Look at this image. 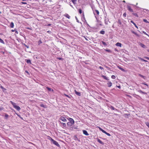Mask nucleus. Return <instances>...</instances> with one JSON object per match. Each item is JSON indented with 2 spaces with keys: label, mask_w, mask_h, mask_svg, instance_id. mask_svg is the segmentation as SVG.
Returning <instances> with one entry per match:
<instances>
[{
  "label": "nucleus",
  "mask_w": 149,
  "mask_h": 149,
  "mask_svg": "<svg viewBox=\"0 0 149 149\" xmlns=\"http://www.w3.org/2000/svg\"><path fill=\"white\" fill-rule=\"evenodd\" d=\"M10 103L12 104V105H13V107L14 108H15V109H17V111H19L21 108L20 107H19V106H17L16 105V104L13 102L12 101H10Z\"/></svg>",
  "instance_id": "obj_1"
},
{
  "label": "nucleus",
  "mask_w": 149,
  "mask_h": 149,
  "mask_svg": "<svg viewBox=\"0 0 149 149\" xmlns=\"http://www.w3.org/2000/svg\"><path fill=\"white\" fill-rule=\"evenodd\" d=\"M49 138H50L49 140L51 141L52 143L57 146L59 148L60 147V145L56 141L54 140L50 137H49Z\"/></svg>",
  "instance_id": "obj_2"
},
{
  "label": "nucleus",
  "mask_w": 149,
  "mask_h": 149,
  "mask_svg": "<svg viewBox=\"0 0 149 149\" xmlns=\"http://www.w3.org/2000/svg\"><path fill=\"white\" fill-rule=\"evenodd\" d=\"M59 120H60L63 122H66L67 121L66 119L63 116H61L60 118H59Z\"/></svg>",
  "instance_id": "obj_3"
},
{
  "label": "nucleus",
  "mask_w": 149,
  "mask_h": 149,
  "mask_svg": "<svg viewBox=\"0 0 149 149\" xmlns=\"http://www.w3.org/2000/svg\"><path fill=\"white\" fill-rule=\"evenodd\" d=\"M127 10L131 12H133V10L132 9V7L128 5L127 6Z\"/></svg>",
  "instance_id": "obj_4"
},
{
  "label": "nucleus",
  "mask_w": 149,
  "mask_h": 149,
  "mask_svg": "<svg viewBox=\"0 0 149 149\" xmlns=\"http://www.w3.org/2000/svg\"><path fill=\"white\" fill-rule=\"evenodd\" d=\"M74 139L75 141H77L79 142H80V140L78 138L77 135H74Z\"/></svg>",
  "instance_id": "obj_5"
},
{
  "label": "nucleus",
  "mask_w": 149,
  "mask_h": 149,
  "mask_svg": "<svg viewBox=\"0 0 149 149\" xmlns=\"http://www.w3.org/2000/svg\"><path fill=\"white\" fill-rule=\"evenodd\" d=\"M93 13L95 15V14H96L97 15H98L99 14V11L97 10H95L93 12Z\"/></svg>",
  "instance_id": "obj_6"
},
{
  "label": "nucleus",
  "mask_w": 149,
  "mask_h": 149,
  "mask_svg": "<svg viewBox=\"0 0 149 149\" xmlns=\"http://www.w3.org/2000/svg\"><path fill=\"white\" fill-rule=\"evenodd\" d=\"M68 120L69 121V122L71 123H73V124H74V121L72 118H69Z\"/></svg>",
  "instance_id": "obj_7"
},
{
  "label": "nucleus",
  "mask_w": 149,
  "mask_h": 149,
  "mask_svg": "<svg viewBox=\"0 0 149 149\" xmlns=\"http://www.w3.org/2000/svg\"><path fill=\"white\" fill-rule=\"evenodd\" d=\"M83 134L86 136H88L89 135L88 134V133L85 130H84L83 131Z\"/></svg>",
  "instance_id": "obj_8"
},
{
  "label": "nucleus",
  "mask_w": 149,
  "mask_h": 149,
  "mask_svg": "<svg viewBox=\"0 0 149 149\" xmlns=\"http://www.w3.org/2000/svg\"><path fill=\"white\" fill-rule=\"evenodd\" d=\"M107 84L108 87H110L112 85V83L110 81H108Z\"/></svg>",
  "instance_id": "obj_9"
},
{
  "label": "nucleus",
  "mask_w": 149,
  "mask_h": 149,
  "mask_svg": "<svg viewBox=\"0 0 149 149\" xmlns=\"http://www.w3.org/2000/svg\"><path fill=\"white\" fill-rule=\"evenodd\" d=\"M131 32L133 34H134L136 36L138 37H139L140 36L137 33H136L133 31H131Z\"/></svg>",
  "instance_id": "obj_10"
},
{
  "label": "nucleus",
  "mask_w": 149,
  "mask_h": 149,
  "mask_svg": "<svg viewBox=\"0 0 149 149\" xmlns=\"http://www.w3.org/2000/svg\"><path fill=\"white\" fill-rule=\"evenodd\" d=\"M116 46H117L120 47H122V45L121 43H119V42L117 43L116 44Z\"/></svg>",
  "instance_id": "obj_11"
},
{
  "label": "nucleus",
  "mask_w": 149,
  "mask_h": 149,
  "mask_svg": "<svg viewBox=\"0 0 149 149\" xmlns=\"http://www.w3.org/2000/svg\"><path fill=\"white\" fill-rule=\"evenodd\" d=\"M97 141L99 143H100V144H102V145H104V143L100 139H97Z\"/></svg>",
  "instance_id": "obj_12"
},
{
  "label": "nucleus",
  "mask_w": 149,
  "mask_h": 149,
  "mask_svg": "<svg viewBox=\"0 0 149 149\" xmlns=\"http://www.w3.org/2000/svg\"><path fill=\"white\" fill-rule=\"evenodd\" d=\"M64 16L69 19H70V16L68 14H65Z\"/></svg>",
  "instance_id": "obj_13"
},
{
  "label": "nucleus",
  "mask_w": 149,
  "mask_h": 149,
  "mask_svg": "<svg viewBox=\"0 0 149 149\" xmlns=\"http://www.w3.org/2000/svg\"><path fill=\"white\" fill-rule=\"evenodd\" d=\"M73 124V123H70V122H68L67 123V125H68V126L69 127L71 126Z\"/></svg>",
  "instance_id": "obj_14"
},
{
  "label": "nucleus",
  "mask_w": 149,
  "mask_h": 149,
  "mask_svg": "<svg viewBox=\"0 0 149 149\" xmlns=\"http://www.w3.org/2000/svg\"><path fill=\"white\" fill-rule=\"evenodd\" d=\"M4 114H5V118L6 119H7L9 116L6 113H5Z\"/></svg>",
  "instance_id": "obj_15"
},
{
  "label": "nucleus",
  "mask_w": 149,
  "mask_h": 149,
  "mask_svg": "<svg viewBox=\"0 0 149 149\" xmlns=\"http://www.w3.org/2000/svg\"><path fill=\"white\" fill-rule=\"evenodd\" d=\"M10 26L11 28H13L14 27V23L13 22H11L10 24Z\"/></svg>",
  "instance_id": "obj_16"
},
{
  "label": "nucleus",
  "mask_w": 149,
  "mask_h": 149,
  "mask_svg": "<svg viewBox=\"0 0 149 149\" xmlns=\"http://www.w3.org/2000/svg\"><path fill=\"white\" fill-rule=\"evenodd\" d=\"M103 133L106 134V135H108L109 136H111V134H110L107 132L105 131H104L103 132Z\"/></svg>",
  "instance_id": "obj_17"
},
{
  "label": "nucleus",
  "mask_w": 149,
  "mask_h": 149,
  "mask_svg": "<svg viewBox=\"0 0 149 149\" xmlns=\"http://www.w3.org/2000/svg\"><path fill=\"white\" fill-rule=\"evenodd\" d=\"M118 67L119 69H120V70H121L122 71H123V72H125V70L124 69H123V68H121V67H120V66H118Z\"/></svg>",
  "instance_id": "obj_18"
},
{
  "label": "nucleus",
  "mask_w": 149,
  "mask_h": 149,
  "mask_svg": "<svg viewBox=\"0 0 149 149\" xmlns=\"http://www.w3.org/2000/svg\"><path fill=\"white\" fill-rule=\"evenodd\" d=\"M140 46H141L142 47H143V48H145L146 47L145 45L144 44H142V43H141L140 44Z\"/></svg>",
  "instance_id": "obj_19"
},
{
  "label": "nucleus",
  "mask_w": 149,
  "mask_h": 149,
  "mask_svg": "<svg viewBox=\"0 0 149 149\" xmlns=\"http://www.w3.org/2000/svg\"><path fill=\"white\" fill-rule=\"evenodd\" d=\"M64 94V95H65V96L68 97L70 98H71L72 97V96L71 95H66V94Z\"/></svg>",
  "instance_id": "obj_20"
},
{
  "label": "nucleus",
  "mask_w": 149,
  "mask_h": 149,
  "mask_svg": "<svg viewBox=\"0 0 149 149\" xmlns=\"http://www.w3.org/2000/svg\"><path fill=\"white\" fill-rule=\"evenodd\" d=\"M26 61V63H31V61L30 59L29 60H25Z\"/></svg>",
  "instance_id": "obj_21"
},
{
  "label": "nucleus",
  "mask_w": 149,
  "mask_h": 149,
  "mask_svg": "<svg viewBox=\"0 0 149 149\" xmlns=\"http://www.w3.org/2000/svg\"><path fill=\"white\" fill-rule=\"evenodd\" d=\"M61 124L63 126V127H65L66 126V124L65 123H61Z\"/></svg>",
  "instance_id": "obj_22"
},
{
  "label": "nucleus",
  "mask_w": 149,
  "mask_h": 149,
  "mask_svg": "<svg viewBox=\"0 0 149 149\" xmlns=\"http://www.w3.org/2000/svg\"><path fill=\"white\" fill-rule=\"evenodd\" d=\"M71 1L74 5L76 3L77 0H71Z\"/></svg>",
  "instance_id": "obj_23"
},
{
  "label": "nucleus",
  "mask_w": 149,
  "mask_h": 149,
  "mask_svg": "<svg viewBox=\"0 0 149 149\" xmlns=\"http://www.w3.org/2000/svg\"><path fill=\"white\" fill-rule=\"evenodd\" d=\"M100 33L101 34L104 35L105 34V31H104L102 30L100 31Z\"/></svg>",
  "instance_id": "obj_24"
},
{
  "label": "nucleus",
  "mask_w": 149,
  "mask_h": 149,
  "mask_svg": "<svg viewBox=\"0 0 149 149\" xmlns=\"http://www.w3.org/2000/svg\"><path fill=\"white\" fill-rule=\"evenodd\" d=\"M102 77L104 79L106 80H108V78H107V77L106 76H105L104 75H102Z\"/></svg>",
  "instance_id": "obj_25"
},
{
  "label": "nucleus",
  "mask_w": 149,
  "mask_h": 149,
  "mask_svg": "<svg viewBox=\"0 0 149 149\" xmlns=\"http://www.w3.org/2000/svg\"><path fill=\"white\" fill-rule=\"evenodd\" d=\"M110 109H111L112 110H115V109H116V110H117V109H116L114 107L112 106H111L110 107Z\"/></svg>",
  "instance_id": "obj_26"
},
{
  "label": "nucleus",
  "mask_w": 149,
  "mask_h": 149,
  "mask_svg": "<svg viewBox=\"0 0 149 149\" xmlns=\"http://www.w3.org/2000/svg\"><path fill=\"white\" fill-rule=\"evenodd\" d=\"M46 88H47L48 91H50L51 90L52 91V92L53 91V89L51 90V88H49L48 87H47Z\"/></svg>",
  "instance_id": "obj_27"
},
{
  "label": "nucleus",
  "mask_w": 149,
  "mask_h": 149,
  "mask_svg": "<svg viewBox=\"0 0 149 149\" xmlns=\"http://www.w3.org/2000/svg\"><path fill=\"white\" fill-rule=\"evenodd\" d=\"M139 59H140L141 61H143L146 62H148V61H146V60H145L144 59L142 58H139Z\"/></svg>",
  "instance_id": "obj_28"
},
{
  "label": "nucleus",
  "mask_w": 149,
  "mask_h": 149,
  "mask_svg": "<svg viewBox=\"0 0 149 149\" xmlns=\"http://www.w3.org/2000/svg\"><path fill=\"white\" fill-rule=\"evenodd\" d=\"M40 106L41 107H43L44 108H45L46 107L43 104H40Z\"/></svg>",
  "instance_id": "obj_29"
},
{
  "label": "nucleus",
  "mask_w": 149,
  "mask_h": 149,
  "mask_svg": "<svg viewBox=\"0 0 149 149\" xmlns=\"http://www.w3.org/2000/svg\"><path fill=\"white\" fill-rule=\"evenodd\" d=\"M118 24H119L120 25H121L122 24V22L121 21V20L119 19L118 20Z\"/></svg>",
  "instance_id": "obj_30"
},
{
  "label": "nucleus",
  "mask_w": 149,
  "mask_h": 149,
  "mask_svg": "<svg viewBox=\"0 0 149 149\" xmlns=\"http://www.w3.org/2000/svg\"><path fill=\"white\" fill-rule=\"evenodd\" d=\"M139 75L141 77L143 78L144 79H145V77L144 76L141 74H139Z\"/></svg>",
  "instance_id": "obj_31"
},
{
  "label": "nucleus",
  "mask_w": 149,
  "mask_h": 149,
  "mask_svg": "<svg viewBox=\"0 0 149 149\" xmlns=\"http://www.w3.org/2000/svg\"><path fill=\"white\" fill-rule=\"evenodd\" d=\"M132 14L134 15L135 17H138V14L136 13H132Z\"/></svg>",
  "instance_id": "obj_32"
},
{
  "label": "nucleus",
  "mask_w": 149,
  "mask_h": 149,
  "mask_svg": "<svg viewBox=\"0 0 149 149\" xmlns=\"http://www.w3.org/2000/svg\"><path fill=\"white\" fill-rule=\"evenodd\" d=\"M143 21L146 23H149V22L146 19H143Z\"/></svg>",
  "instance_id": "obj_33"
},
{
  "label": "nucleus",
  "mask_w": 149,
  "mask_h": 149,
  "mask_svg": "<svg viewBox=\"0 0 149 149\" xmlns=\"http://www.w3.org/2000/svg\"><path fill=\"white\" fill-rule=\"evenodd\" d=\"M98 127L100 130L102 132H103L104 130L102 129L101 127Z\"/></svg>",
  "instance_id": "obj_34"
},
{
  "label": "nucleus",
  "mask_w": 149,
  "mask_h": 149,
  "mask_svg": "<svg viewBox=\"0 0 149 149\" xmlns=\"http://www.w3.org/2000/svg\"><path fill=\"white\" fill-rule=\"evenodd\" d=\"M42 43V41L41 40H40L38 42V45H40Z\"/></svg>",
  "instance_id": "obj_35"
},
{
  "label": "nucleus",
  "mask_w": 149,
  "mask_h": 149,
  "mask_svg": "<svg viewBox=\"0 0 149 149\" xmlns=\"http://www.w3.org/2000/svg\"><path fill=\"white\" fill-rule=\"evenodd\" d=\"M0 42L2 43L3 44L4 43V41L1 39V38H0Z\"/></svg>",
  "instance_id": "obj_36"
},
{
  "label": "nucleus",
  "mask_w": 149,
  "mask_h": 149,
  "mask_svg": "<svg viewBox=\"0 0 149 149\" xmlns=\"http://www.w3.org/2000/svg\"><path fill=\"white\" fill-rule=\"evenodd\" d=\"M102 42L103 44L104 45V46H107V44H106V43L104 41H102Z\"/></svg>",
  "instance_id": "obj_37"
},
{
  "label": "nucleus",
  "mask_w": 149,
  "mask_h": 149,
  "mask_svg": "<svg viewBox=\"0 0 149 149\" xmlns=\"http://www.w3.org/2000/svg\"><path fill=\"white\" fill-rule=\"evenodd\" d=\"M111 77L112 79H115L116 78V76L114 75H112L111 76Z\"/></svg>",
  "instance_id": "obj_38"
},
{
  "label": "nucleus",
  "mask_w": 149,
  "mask_h": 149,
  "mask_svg": "<svg viewBox=\"0 0 149 149\" xmlns=\"http://www.w3.org/2000/svg\"><path fill=\"white\" fill-rule=\"evenodd\" d=\"M79 12L80 14H81L82 12L81 9H79Z\"/></svg>",
  "instance_id": "obj_39"
},
{
  "label": "nucleus",
  "mask_w": 149,
  "mask_h": 149,
  "mask_svg": "<svg viewBox=\"0 0 149 149\" xmlns=\"http://www.w3.org/2000/svg\"><path fill=\"white\" fill-rule=\"evenodd\" d=\"M146 125L149 128V123L148 122H147L146 123Z\"/></svg>",
  "instance_id": "obj_40"
},
{
  "label": "nucleus",
  "mask_w": 149,
  "mask_h": 149,
  "mask_svg": "<svg viewBox=\"0 0 149 149\" xmlns=\"http://www.w3.org/2000/svg\"><path fill=\"white\" fill-rule=\"evenodd\" d=\"M105 51H106L107 52H111V50L109 49H106L105 50Z\"/></svg>",
  "instance_id": "obj_41"
},
{
  "label": "nucleus",
  "mask_w": 149,
  "mask_h": 149,
  "mask_svg": "<svg viewBox=\"0 0 149 149\" xmlns=\"http://www.w3.org/2000/svg\"><path fill=\"white\" fill-rule=\"evenodd\" d=\"M126 13H124L123 14V16L124 17H126Z\"/></svg>",
  "instance_id": "obj_42"
},
{
  "label": "nucleus",
  "mask_w": 149,
  "mask_h": 149,
  "mask_svg": "<svg viewBox=\"0 0 149 149\" xmlns=\"http://www.w3.org/2000/svg\"><path fill=\"white\" fill-rule=\"evenodd\" d=\"M144 58L148 60H149V57H146V56H145L144 57Z\"/></svg>",
  "instance_id": "obj_43"
},
{
  "label": "nucleus",
  "mask_w": 149,
  "mask_h": 149,
  "mask_svg": "<svg viewBox=\"0 0 149 149\" xmlns=\"http://www.w3.org/2000/svg\"><path fill=\"white\" fill-rule=\"evenodd\" d=\"M143 32L145 35L149 36V35L146 32L144 31H143Z\"/></svg>",
  "instance_id": "obj_44"
},
{
  "label": "nucleus",
  "mask_w": 149,
  "mask_h": 149,
  "mask_svg": "<svg viewBox=\"0 0 149 149\" xmlns=\"http://www.w3.org/2000/svg\"><path fill=\"white\" fill-rule=\"evenodd\" d=\"M21 3L22 4H27V3L26 2H21Z\"/></svg>",
  "instance_id": "obj_45"
},
{
  "label": "nucleus",
  "mask_w": 149,
  "mask_h": 149,
  "mask_svg": "<svg viewBox=\"0 0 149 149\" xmlns=\"http://www.w3.org/2000/svg\"><path fill=\"white\" fill-rule=\"evenodd\" d=\"M4 109V108L2 107H0V111H1L3 110Z\"/></svg>",
  "instance_id": "obj_46"
},
{
  "label": "nucleus",
  "mask_w": 149,
  "mask_h": 149,
  "mask_svg": "<svg viewBox=\"0 0 149 149\" xmlns=\"http://www.w3.org/2000/svg\"><path fill=\"white\" fill-rule=\"evenodd\" d=\"M99 68L101 70H103L104 69L101 66H100Z\"/></svg>",
  "instance_id": "obj_47"
},
{
  "label": "nucleus",
  "mask_w": 149,
  "mask_h": 149,
  "mask_svg": "<svg viewBox=\"0 0 149 149\" xmlns=\"http://www.w3.org/2000/svg\"><path fill=\"white\" fill-rule=\"evenodd\" d=\"M57 59L59 60H62V58H57Z\"/></svg>",
  "instance_id": "obj_48"
},
{
  "label": "nucleus",
  "mask_w": 149,
  "mask_h": 149,
  "mask_svg": "<svg viewBox=\"0 0 149 149\" xmlns=\"http://www.w3.org/2000/svg\"><path fill=\"white\" fill-rule=\"evenodd\" d=\"M1 88L2 89H3V90L4 89L5 90H6V89L4 88L3 87H2V86H1Z\"/></svg>",
  "instance_id": "obj_49"
},
{
  "label": "nucleus",
  "mask_w": 149,
  "mask_h": 149,
  "mask_svg": "<svg viewBox=\"0 0 149 149\" xmlns=\"http://www.w3.org/2000/svg\"><path fill=\"white\" fill-rule=\"evenodd\" d=\"M25 72H26L27 74H29V73L26 70V71H25Z\"/></svg>",
  "instance_id": "obj_50"
},
{
  "label": "nucleus",
  "mask_w": 149,
  "mask_h": 149,
  "mask_svg": "<svg viewBox=\"0 0 149 149\" xmlns=\"http://www.w3.org/2000/svg\"><path fill=\"white\" fill-rule=\"evenodd\" d=\"M117 87L119 88H120V86H117Z\"/></svg>",
  "instance_id": "obj_51"
},
{
  "label": "nucleus",
  "mask_w": 149,
  "mask_h": 149,
  "mask_svg": "<svg viewBox=\"0 0 149 149\" xmlns=\"http://www.w3.org/2000/svg\"><path fill=\"white\" fill-rule=\"evenodd\" d=\"M77 95L79 96H81V94H76Z\"/></svg>",
  "instance_id": "obj_52"
},
{
  "label": "nucleus",
  "mask_w": 149,
  "mask_h": 149,
  "mask_svg": "<svg viewBox=\"0 0 149 149\" xmlns=\"http://www.w3.org/2000/svg\"><path fill=\"white\" fill-rule=\"evenodd\" d=\"M130 22L133 24L134 23L132 20H131Z\"/></svg>",
  "instance_id": "obj_53"
},
{
  "label": "nucleus",
  "mask_w": 149,
  "mask_h": 149,
  "mask_svg": "<svg viewBox=\"0 0 149 149\" xmlns=\"http://www.w3.org/2000/svg\"><path fill=\"white\" fill-rule=\"evenodd\" d=\"M51 24H48L47 26H51Z\"/></svg>",
  "instance_id": "obj_54"
},
{
  "label": "nucleus",
  "mask_w": 149,
  "mask_h": 149,
  "mask_svg": "<svg viewBox=\"0 0 149 149\" xmlns=\"http://www.w3.org/2000/svg\"><path fill=\"white\" fill-rule=\"evenodd\" d=\"M146 11H149V10L148 9H144Z\"/></svg>",
  "instance_id": "obj_55"
},
{
  "label": "nucleus",
  "mask_w": 149,
  "mask_h": 149,
  "mask_svg": "<svg viewBox=\"0 0 149 149\" xmlns=\"http://www.w3.org/2000/svg\"><path fill=\"white\" fill-rule=\"evenodd\" d=\"M135 26L136 27L137 29H138V27L136 26V24L135 25Z\"/></svg>",
  "instance_id": "obj_56"
},
{
  "label": "nucleus",
  "mask_w": 149,
  "mask_h": 149,
  "mask_svg": "<svg viewBox=\"0 0 149 149\" xmlns=\"http://www.w3.org/2000/svg\"><path fill=\"white\" fill-rule=\"evenodd\" d=\"M143 84H144L145 85H146L147 86H148V85L147 84H144V83H143Z\"/></svg>",
  "instance_id": "obj_57"
},
{
  "label": "nucleus",
  "mask_w": 149,
  "mask_h": 149,
  "mask_svg": "<svg viewBox=\"0 0 149 149\" xmlns=\"http://www.w3.org/2000/svg\"><path fill=\"white\" fill-rule=\"evenodd\" d=\"M18 115V116L19 117H20V118L22 119V118H21V117H20V115Z\"/></svg>",
  "instance_id": "obj_58"
},
{
  "label": "nucleus",
  "mask_w": 149,
  "mask_h": 149,
  "mask_svg": "<svg viewBox=\"0 0 149 149\" xmlns=\"http://www.w3.org/2000/svg\"><path fill=\"white\" fill-rule=\"evenodd\" d=\"M99 25L100 26H102V24H100Z\"/></svg>",
  "instance_id": "obj_59"
},
{
  "label": "nucleus",
  "mask_w": 149,
  "mask_h": 149,
  "mask_svg": "<svg viewBox=\"0 0 149 149\" xmlns=\"http://www.w3.org/2000/svg\"><path fill=\"white\" fill-rule=\"evenodd\" d=\"M132 94L134 96V97L135 96V95H136V94Z\"/></svg>",
  "instance_id": "obj_60"
},
{
  "label": "nucleus",
  "mask_w": 149,
  "mask_h": 149,
  "mask_svg": "<svg viewBox=\"0 0 149 149\" xmlns=\"http://www.w3.org/2000/svg\"><path fill=\"white\" fill-rule=\"evenodd\" d=\"M26 47L27 48H29V47L26 45Z\"/></svg>",
  "instance_id": "obj_61"
},
{
  "label": "nucleus",
  "mask_w": 149,
  "mask_h": 149,
  "mask_svg": "<svg viewBox=\"0 0 149 149\" xmlns=\"http://www.w3.org/2000/svg\"><path fill=\"white\" fill-rule=\"evenodd\" d=\"M135 26V25H136V24L134 23L133 24Z\"/></svg>",
  "instance_id": "obj_62"
},
{
  "label": "nucleus",
  "mask_w": 149,
  "mask_h": 149,
  "mask_svg": "<svg viewBox=\"0 0 149 149\" xmlns=\"http://www.w3.org/2000/svg\"><path fill=\"white\" fill-rule=\"evenodd\" d=\"M127 95V96H128V97H131V96H130V95Z\"/></svg>",
  "instance_id": "obj_63"
},
{
  "label": "nucleus",
  "mask_w": 149,
  "mask_h": 149,
  "mask_svg": "<svg viewBox=\"0 0 149 149\" xmlns=\"http://www.w3.org/2000/svg\"><path fill=\"white\" fill-rule=\"evenodd\" d=\"M147 51L148 52H149V49H148L147 50Z\"/></svg>",
  "instance_id": "obj_64"
}]
</instances>
